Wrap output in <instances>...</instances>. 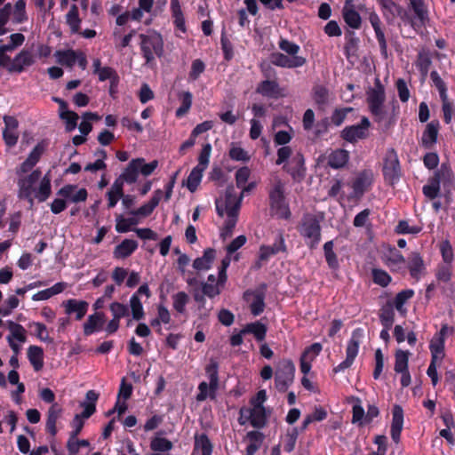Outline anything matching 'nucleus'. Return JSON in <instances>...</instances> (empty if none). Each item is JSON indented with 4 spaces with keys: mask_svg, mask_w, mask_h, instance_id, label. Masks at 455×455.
Returning <instances> with one entry per match:
<instances>
[{
    "mask_svg": "<svg viewBox=\"0 0 455 455\" xmlns=\"http://www.w3.org/2000/svg\"><path fill=\"white\" fill-rule=\"evenodd\" d=\"M242 204V196L233 195L228 188L225 198V211L227 215L238 216Z\"/></svg>",
    "mask_w": 455,
    "mask_h": 455,
    "instance_id": "58836bf2",
    "label": "nucleus"
},
{
    "mask_svg": "<svg viewBox=\"0 0 455 455\" xmlns=\"http://www.w3.org/2000/svg\"><path fill=\"white\" fill-rule=\"evenodd\" d=\"M54 57L60 65L72 68L77 60V52L73 49L58 50L55 52Z\"/></svg>",
    "mask_w": 455,
    "mask_h": 455,
    "instance_id": "2f4dec72",
    "label": "nucleus"
},
{
    "mask_svg": "<svg viewBox=\"0 0 455 455\" xmlns=\"http://www.w3.org/2000/svg\"><path fill=\"white\" fill-rule=\"evenodd\" d=\"M437 136L438 124H427L421 138L422 146L427 148H431L436 142Z\"/></svg>",
    "mask_w": 455,
    "mask_h": 455,
    "instance_id": "c03bdc74",
    "label": "nucleus"
},
{
    "mask_svg": "<svg viewBox=\"0 0 455 455\" xmlns=\"http://www.w3.org/2000/svg\"><path fill=\"white\" fill-rule=\"evenodd\" d=\"M105 323V315L102 312H96L90 315L84 323V334L85 336H91L96 331L102 329Z\"/></svg>",
    "mask_w": 455,
    "mask_h": 455,
    "instance_id": "4be33fe9",
    "label": "nucleus"
},
{
    "mask_svg": "<svg viewBox=\"0 0 455 455\" xmlns=\"http://www.w3.org/2000/svg\"><path fill=\"white\" fill-rule=\"evenodd\" d=\"M65 287H66L65 283H57L53 286H52L48 289H45V290H43V291H40L35 293L32 296V299L34 301L49 299L52 296L61 293L64 291Z\"/></svg>",
    "mask_w": 455,
    "mask_h": 455,
    "instance_id": "a18cd8bd",
    "label": "nucleus"
},
{
    "mask_svg": "<svg viewBox=\"0 0 455 455\" xmlns=\"http://www.w3.org/2000/svg\"><path fill=\"white\" fill-rule=\"evenodd\" d=\"M350 0H347L343 8V19L347 26L352 28H359L362 23L360 14L352 7H348Z\"/></svg>",
    "mask_w": 455,
    "mask_h": 455,
    "instance_id": "ea45409f",
    "label": "nucleus"
},
{
    "mask_svg": "<svg viewBox=\"0 0 455 455\" xmlns=\"http://www.w3.org/2000/svg\"><path fill=\"white\" fill-rule=\"evenodd\" d=\"M52 194L51 176L48 172L41 180L36 197L39 202L46 201Z\"/></svg>",
    "mask_w": 455,
    "mask_h": 455,
    "instance_id": "49530a36",
    "label": "nucleus"
},
{
    "mask_svg": "<svg viewBox=\"0 0 455 455\" xmlns=\"http://www.w3.org/2000/svg\"><path fill=\"white\" fill-rule=\"evenodd\" d=\"M269 205L271 211L280 219L289 220L291 218V211L285 203L283 185L278 181L269 191Z\"/></svg>",
    "mask_w": 455,
    "mask_h": 455,
    "instance_id": "6e6552de",
    "label": "nucleus"
},
{
    "mask_svg": "<svg viewBox=\"0 0 455 455\" xmlns=\"http://www.w3.org/2000/svg\"><path fill=\"white\" fill-rule=\"evenodd\" d=\"M279 252H287V246L283 234H279L272 245L262 244L259 250V259L267 261Z\"/></svg>",
    "mask_w": 455,
    "mask_h": 455,
    "instance_id": "dca6fc26",
    "label": "nucleus"
},
{
    "mask_svg": "<svg viewBox=\"0 0 455 455\" xmlns=\"http://www.w3.org/2000/svg\"><path fill=\"white\" fill-rule=\"evenodd\" d=\"M415 65L423 78H426L432 65V57L429 51L421 50L417 55Z\"/></svg>",
    "mask_w": 455,
    "mask_h": 455,
    "instance_id": "72a5a7b5",
    "label": "nucleus"
},
{
    "mask_svg": "<svg viewBox=\"0 0 455 455\" xmlns=\"http://www.w3.org/2000/svg\"><path fill=\"white\" fill-rule=\"evenodd\" d=\"M369 127L370 120L363 116L360 124L345 127L340 133V137L347 142L355 143L358 140L366 137Z\"/></svg>",
    "mask_w": 455,
    "mask_h": 455,
    "instance_id": "ddd939ff",
    "label": "nucleus"
},
{
    "mask_svg": "<svg viewBox=\"0 0 455 455\" xmlns=\"http://www.w3.org/2000/svg\"><path fill=\"white\" fill-rule=\"evenodd\" d=\"M62 413V408L59 403H53L48 410L45 430L52 437H55L58 433L56 423Z\"/></svg>",
    "mask_w": 455,
    "mask_h": 455,
    "instance_id": "b1692460",
    "label": "nucleus"
},
{
    "mask_svg": "<svg viewBox=\"0 0 455 455\" xmlns=\"http://www.w3.org/2000/svg\"><path fill=\"white\" fill-rule=\"evenodd\" d=\"M267 331V326L264 323H260L259 321H256L247 323L242 329V333L253 334L257 341H262L266 338Z\"/></svg>",
    "mask_w": 455,
    "mask_h": 455,
    "instance_id": "a19ab883",
    "label": "nucleus"
},
{
    "mask_svg": "<svg viewBox=\"0 0 455 455\" xmlns=\"http://www.w3.org/2000/svg\"><path fill=\"white\" fill-rule=\"evenodd\" d=\"M296 366L291 359L283 358L276 365L275 371V387L280 393H284L293 384Z\"/></svg>",
    "mask_w": 455,
    "mask_h": 455,
    "instance_id": "423d86ee",
    "label": "nucleus"
},
{
    "mask_svg": "<svg viewBox=\"0 0 455 455\" xmlns=\"http://www.w3.org/2000/svg\"><path fill=\"white\" fill-rule=\"evenodd\" d=\"M403 427V410L399 404H395L392 409V422L390 435L392 440L398 443L401 440V433Z\"/></svg>",
    "mask_w": 455,
    "mask_h": 455,
    "instance_id": "a211bd4d",
    "label": "nucleus"
},
{
    "mask_svg": "<svg viewBox=\"0 0 455 455\" xmlns=\"http://www.w3.org/2000/svg\"><path fill=\"white\" fill-rule=\"evenodd\" d=\"M12 6L10 3L5 4L0 8V36H4L8 33L9 29L6 28V24L9 22Z\"/></svg>",
    "mask_w": 455,
    "mask_h": 455,
    "instance_id": "e2e57ef3",
    "label": "nucleus"
},
{
    "mask_svg": "<svg viewBox=\"0 0 455 455\" xmlns=\"http://www.w3.org/2000/svg\"><path fill=\"white\" fill-rule=\"evenodd\" d=\"M62 307L67 315L76 314V320L80 321L86 315L89 304L85 300L69 299L62 302Z\"/></svg>",
    "mask_w": 455,
    "mask_h": 455,
    "instance_id": "6ab92c4d",
    "label": "nucleus"
},
{
    "mask_svg": "<svg viewBox=\"0 0 455 455\" xmlns=\"http://www.w3.org/2000/svg\"><path fill=\"white\" fill-rule=\"evenodd\" d=\"M171 12L175 28L185 33L187 28L180 0H171Z\"/></svg>",
    "mask_w": 455,
    "mask_h": 455,
    "instance_id": "473e14b6",
    "label": "nucleus"
},
{
    "mask_svg": "<svg viewBox=\"0 0 455 455\" xmlns=\"http://www.w3.org/2000/svg\"><path fill=\"white\" fill-rule=\"evenodd\" d=\"M366 178L364 173H361L353 179L347 185L352 188V192L347 196L348 201H357L364 194Z\"/></svg>",
    "mask_w": 455,
    "mask_h": 455,
    "instance_id": "393cba45",
    "label": "nucleus"
},
{
    "mask_svg": "<svg viewBox=\"0 0 455 455\" xmlns=\"http://www.w3.org/2000/svg\"><path fill=\"white\" fill-rule=\"evenodd\" d=\"M28 358L36 371L44 367V350L38 346L32 345L28 348Z\"/></svg>",
    "mask_w": 455,
    "mask_h": 455,
    "instance_id": "f704fd0d",
    "label": "nucleus"
},
{
    "mask_svg": "<svg viewBox=\"0 0 455 455\" xmlns=\"http://www.w3.org/2000/svg\"><path fill=\"white\" fill-rule=\"evenodd\" d=\"M262 71L267 78L275 76V70L270 67ZM256 92L271 99H277L281 96V89L276 80L266 79L260 82L256 88Z\"/></svg>",
    "mask_w": 455,
    "mask_h": 455,
    "instance_id": "9d476101",
    "label": "nucleus"
},
{
    "mask_svg": "<svg viewBox=\"0 0 455 455\" xmlns=\"http://www.w3.org/2000/svg\"><path fill=\"white\" fill-rule=\"evenodd\" d=\"M138 249V243L132 239H124L116 246L113 251L115 259H126Z\"/></svg>",
    "mask_w": 455,
    "mask_h": 455,
    "instance_id": "a878e982",
    "label": "nucleus"
},
{
    "mask_svg": "<svg viewBox=\"0 0 455 455\" xmlns=\"http://www.w3.org/2000/svg\"><path fill=\"white\" fill-rule=\"evenodd\" d=\"M271 64L283 68H296L304 66L307 62L305 57L294 56L289 57L282 52H273L270 54Z\"/></svg>",
    "mask_w": 455,
    "mask_h": 455,
    "instance_id": "2eb2a0df",
    "label": "nucleus"
},
{
    "mask_svg": "<svg viewBox=\"0 0 455 455\" xmlns=\"http://www.w3.org/2000/svg\"><path fill=\"white\" fill-rule=\"evenodd\" d=\"M36 62V58L33 53L27 49L21 50L8 65L7 70L10 73L20 74L28 68L33 66Z\"/></svg>",
    "mask_w": 455,
    "mask_h": 455,
    "instance_id": "4468645a",
    "label": "nucleus"
},
{
    "mask_svg": "<svg viewBox=\"0 0 455 455\" xmlns=\"http://www.w3.org/2000/svg\"><path fill=\"white\" fill-rule=\"evenodd\" d=\"M441 175L437 172L432 178L429 179L428 184L424 185L422 188L423 195L429 200H434L439 196L441 187Z\"/></svg>",
    "mask_w": 455,
    "mask_h": 455,
    "instance_id": "cd10ccee",
    "label": "nucleus"
},
{
    "mask_svg": "<svg viewBox=\"0 0 455 455\" xmlns=\"http://www.w3.org/2000/svg\"><path fill=\"white\" fill-rule=\"evenodd\" d=\"M347 400L348 403L352 404V423L361 426L365 414L362 401L355 396H349Z\"/></svg>",
    "mask_w": 455,
    "mask_h": 455,
    "instance_id": "37998d69",
    "label": "nucleus"
},
{
    "mask_svg": "<svg viewBox=\"0 0 455 455\" xmlns=\"http://www.w3.org/2000/svg\"><path fill=\"white\" fill-rule=\"evenodd\" d=\"M407 267L412 278L419 280L426 267L419 252L412 251L408 257Z\"/></svg>",
    "mask_w": 455,
    "mask_h": 455,
    "instance_id": "412c9836",
    "label": "nucleus"
},
{
    "mask_svg": "<svg viewBox=\"0 0 455 455\" xmlns=\"http://www.w3.org/2000/svg\"><path fill=\"white\" fill-rule=\"evenodd\" d=\"M349 160V154L347 150L338 148L328 156V165L332 169L344 167Z\"/></svg>",
    "mask_w": 455,
    "mask_h": 455,
    "instance_id": "c85d7f7f",
    "label": "nucleus"
},
{
    "mask_svg": "<svg viewBox=\"0 0 455 455\" xmlns=\"http://www.w3.org/2000/svg\"><path fill=\"white\" fill-rule=\"evenodd\" d=\"M333 241H328L323 244V252L326 263L331 269H338L339 267L338 257L333 251Z\"/></svg>",
    "mask_w": 455,
    "mask_h": 455,
    "instance_id": "09e8293b",
    "label": "nucleus"
},
{
    "mask_svg": "<svg viewBox=\"0 0 455 455\" xmlns=\"http://www.w3.org/2000/svg\"><path fill=\"white\" fill-rule=\"evenodd\" d=\"M84 121H82L78 126L80 132L86 136L92 130V124L90 123L92 120H99L100 116L96 113L86 112L83 115Z\"/></svg>",
    "mask_w": 455,
    "mask_h": 455,
    "instance_id": "0e129e2a",
    "label": "nucleus"
},
{
    "mask_svg": "<svg viewBox=\"0 0 455 455\" xmlns=\"http://www.w3.org/2000/svg\"><path fill=\"white\" fill-rule=\"evenodd\" d=\"M409 352L398 350L395 353V362L394 370L395 372L404 371L408 369Z\"/></svg>",
    "mask_w": 455,
    "mask_h": 455,
    "instance_id": "338daca9",
    "label": "nucleus"
},
{
    "mask_svg": "<svg viewBox=\"0 0 455 455\" xmlns=\"http://www.w3.org/2000/svg\"><path fill=\"white\" fill-rule=\"evenodd\" d=\"M266 289L267 284L262 283L259 289L255 291L247 290L243 293V299L246 301H250L251 297H252V301L250 304V310L254 316L259 315L265 309Z\"/></svg>",
    "mask_w": 455,
    "mask_h": 455,
    "instance_id": "f8f14e48",
    "label": "nucleus"
},
{
    "mask_svg": "<svg viewBox=\"0 0 455 455\" xmlns=\"http://www.w3.org/2000/svg\"><path fill=\"white\" fill-rule=\"evenodd\" d=\"M215 256L216 251L212 248H207L204 251L202 257H198L194 260L193 267L198 271L210 269Z\"/></svg>",
    "mask_w": 455,
    "mask_h": 455,
    "instance_id": "c756f323",
    "label": "nucleus"
},
{
    "mask_svg": "<svg viewBox=\"0 0 455 455\" xmlns=\"http://www.w3.org/2000/svg\"><path fill=\"white\" fill-rule=\"evenodd\" d=\"M444 344L445 342L441 339H436L432 338L429 344V350L431 352V361L441 363L444 357Z\"/></svg>",
    "mask_w": 455,
    "mask_h": 455,
    "instance_id": "de8ad7c7",
    "label": "nucleus"
},
{
    "mask_svg": "<svg viewBox=\"0 0 455 455\" xmlns=\"http://www.w3.org/2000/svg\"><path fill=\"white\" fill-rule=\"evenodd\" d=\"M130 307L134 320L140 321L144 318L145 312L140 298H138L136 295H132L130 298Z\"/></svg>",
    "mask_w": 455,
    "mask_h": 455,
    "instance_id": "13d9d810",
    "label": "nucleus"
},
{
    "mask_svg": "<svg viewBox=\"0 0 455 455\" xmlns=\"http://www.w3.org/2000/svg\"><path fill=\"white\" fill-rule=\"evenodd\" d=\"M385 89L383 85L378 88H371V116L375 122L384 123L385 129H388L394 123L393 114L387 112L383 105L385 101ZM399 109V106L393 102L392 112Z\"/></svg>",
    "mask_w": 455,
    "mask_h": 455,
    "instance_id": "20e7f679",
    "label": "nucleus"
},
{
    "mask_svg": "<svg viewBox=\"0 0 455 455\" xmlns=\"http://www.w3.org/2000/svg\"><path fill=\"white\" fill-rule=\"evenodd\" d=\"M363 338V331L361 328H357L353 331L350 339L347 342L346 348V359L342 361L339 364L333 368V372L338 373L340 371H344L346 369L349 368L359 350V346Z\"/></svg>",
    "mask_w": 455,
    "mask_h": 455,
    "instance_id": "1a4fd4ad",
    "label": "nucleus"
},
{
    "mask_svg": "<svg viewBox=\"0 0 455 455\" xmlns=\"http://www.w3.org/2000/svg\"><path fill=\"white\" fill-rule=\"evenodd\" d=\"M228 156L232 160L237 162L246 163L251 159V156L246 150L234 144H232L231 148H229Z\"/></svg>",
    "mask_w": 455,
    "mask_h": 455,
    "instance_id": "774afa93",
    "label": "nucleus"
},
{
    "mask_svg": "<svg viewBox=\"0 0 455 455\" xmlns=\"http://www.w3.org/2000/svg\"><path fill=\"white\" fill-rule=\"evenodd\" d=\"M140 46L142 57L148 65L155 61L156 57L162 58L164 53V40L161 34L154 31L150 34H140Z\"/></svg>",
    "mask_w": 455,
    "mask_h": 455,
    "instance_id": "39448f33",
    "label": "nucleus"
},
{
    "mask_svg": "<svg viewBox=\"0 0 455 455\" xmlns=\"http://www.w3.org/2000/svg\"><path fill=\"white\" fill-rule=\"evenodd\" d=\"M422 228L419 226H410L409 221L405 220H399L395 228V232L399 235H417L421 232Z\"/></svg>",
    "mask_w": 455,
    "mask_h": 455,
    "instance_id": "69168bd1",
    "label": "nucleus"
},
{
    "mask_svg": "<svg viewBox=\"0 0 455 455\" xmlns=\"http://www.w3.org/2000/svg\"><path fill=\"white\" fill-rule=\"evenodd\" d=\"M330 92L322 84H315L312 89V99L319 109H323L329 102Z\"/></svg>",
    "mask_w": 455,
    "mask_h": 455,
    "instance_id": "4c0bfd02",
    "label": "nucleus"
},
{
    "mask_svg": "<svg viewBox=\"0 0 455 455\" xmlns=\"http://www.w3.org/2000/svg\"><path fill=\"white\" fill-rule=\"evenodd\" d=\"M195 449L200 450L201 455H212L213 446L206 434L196 436Z\"/></svg>",
    "mask_w": 455,
    "mask_h": 455,
    "instance_id": "864d4df0",
    "label": "nucleus"
},
{
    "mask_svg": "<svg viewBox=\"0 0 455 455\" xmlns=\"http://www.w3.org/2000/svg\"><path fill=\"white\" fill-rule=\"evenodd\" d=\"M383 262L390 268L393 269L401 264L405 263V258L400 251L394 246H388L387 251L384 254Z\"/></svg>",
    "mask_w": 455,
    "mask_h": 455,
    "instance_id": "7c9ffc66",
    "label": "nucleus"
},
{
    "mask_svg": "<svg viewBox=\"0 0 455 455\" xmlns=\"http://www.w3.org/2000/svg\"><path fill=\"white\" fill-rule=\"evenodd\" d=\"M188 301L189 296L185 291H179L172 295V307L177 313H185Z\"/></svg>",
    "mask_w": 455,
    "mask_h": 455,
    "instance_id": "4d7b16f0",
    "label": "nucleus"
},
{
    "mask_svg": "<svg viewBox=\"0 0 455 455\" xmlns=\"http://www.w3.org/2000/svg\"><path fill=\"white\" fill-rule=\"evenodd\" d=\"M81 19L79 17V11L76 4H72L69 11L66 14V23L70 28L72 34L80 33Z\"/></svg>",
    "mask_w": 455,
    "mask_h": 455,
    "instance_id": "79ce46f5",
    "label": "nucleus"
},
{
    "mask_svg": "<svg viewBox=\"0 0 455 455\" xmlns=\"http://www.w3.org/2000/svg\"><path fill=\"white\" fill-rule=\"evenodd\" d=\"M298 232L304 238L306 245L311 250H315L322 239V228L318 218L311 213L303 215L298 225Z\"/></svg>",
    "mask_w": 455,
    "mask_h": 455,
    "instance_id": "f03ea898",
    "label": "nucleus"
},
{
    "mask_svg": "<svg viewBox=\"0 0 455 455\" xmlns=\"http://www.w3.org/2000/svg\"><path fill=\"white\" fill-rule=\"evenodd\" d=\"M140 162V158L132 159L120 175L127 184H133L137 181L140 174L139 164Z\"/></svg>",
    "mask_w": 455,
    "mask_h": 455,
    "instance_id": "e433bc0d",
    "label": "nucleus"
},
{
    "mask_svg": "<svg viewBox=\"0 0 455 455\" xmlns=\"http://www.w3.org/2000/svg\"><path fill=\"white\" fill-rule=\"evenodd\" d=\"M76 189L77 186L73 184L65 185L60 188L57 192V196H61L62 198H55L52 202L50 205L51 212L53 214H60L62 212L67 209V201L76 204L86 201L88 196L87 190L84 188L76 191Z\"/></svg>",
    "mask_w": 455,
    "mask_h": 455,
    "instance_id": "7ed1b4c3",
    "label": "nucleus"
},
{
    "mask_svg": "<svg viewBox=\"0 0 455 455\" xmlns=\"http://www.w3.org/2000/svg\"><path fill=\"white\" fill-rule=\"evenodd\" d=\"M378 3L387 20H392L397 13L401 20L416 32L425 28L429 21L428 10L424 0H409L408 10L403 9L393 0H378Z\"/></svg>",
    "mask_w": 455,
    "mask_h": 455,
    "instance_id": "f257e3e1",
    "label": "nucleus"
},
{
    "mask_svg": "<svg viewBox=\"0 0 455 455\" xmlns=\"http://www.w3.org/2000/svg\"><path fill=\"white\" fill-rule=\"evenodd\" d=\"M60 117L65 121L67 132H72L76 128L79 116L76 112L66 109L60 113Z\"/></svg>",
    "mask_w": 455,
    "mask_h": 455,
    "instance_id": "052dcab7",
    "label": "nucleus"
},
{
    "mask_svg": "<svg viewBox=\"0 0 455 455\" xmlns=\"http://www.w3.org/2000/svg\"><path fill=\"white\" fill-rule=\"evenodd\" d=\"M33 184L28 183L26 180L23 178L20 179L18 180V187H19V194L18 196L20 199H25L28 200L30 204V205H33L34 199L32 196L33 194Z\"/></svg>",
    "mask_w": 455,
    "mask_h": 455,
    "instance_id": "3c124183",
    "label": "nucleus"
},
{
    "mask_svg": "<svg viewBox=\"0 0 455 455\" xmlns=\"http://www.w3.org/2000/svg\"><path fill=\"white\" fill-rule=\"evenodd\" d=\"M371 282L381 287H387L392 282V277L381 268H371Z\"/></svg>",
    "mask_w": 455,
    "mask_h": 455,
    "instance_id": "5fc2aeb1",
    "label": "nucleus"
},
{
    "mask_svg": "<svg viewBox=\"0 0 455 455\" xmlns=\"http://www.w3.org/2000/svg\"><path fill=\"white\" fill-rule=\"evenodd\" d=\"M250 424L254 428H263L267 422V413L264 406H254L248 411Z\"/></svg>",
    "mask_w": 455,
    "mask_h": 455,
    "instance_id": "5701e85b",
    "label": "nucleus"
},
{
    "mask_svg": "<svg viewBox=\"0 0 455 455\" xmlns=\"http://www.w3.org/2000/svg\"><path fill=\"white\" fill-rule=\"evenodd\" d=\"M246 438L250 441V443L246 447V455H255L265 439L264 434L257 430H252L246 434Z\"/></svg>",
    "mask_w": 455,
    "mask_h": 455,
    "instance_id": "c9c22d12",
    "label": "nucleus"
},
{
    "mask_svg": "<svg viewBox=\"0 0 455 455\" xmlns=\"http://www.w3.org/2000/svg\"><path fill=\"white\" fill-rule=\"evenodd\" d=\"M371 28L374 30L375 37L379 46V50L381 55L387 59V37L388 36V32L387 28L381 23L378 15L371 12Z\"/></svg>",
    "mask_w": 455,
    "mask_h": 455,
    "instance_id": "f3484780",
    "label": "nucleus"
},
{
    "mask_svg": "<svg viewBox=\"0 0 455 455\" xmlns=\"http://www.w3.org/2000/svg\"><path fill=\"white\" fill-rule=\"evenodd\" d=\"M283 169L291 175L293 181L301 182L307 172L304 156L299 152L296 153L290 162L283 164Z\"/></svg>",
    "mask_w": 455,
    "mask_h": 455,
    "instance_id": "9b49d317",
    "label": "nucleus"
},
{
    "mask_svg": "<svg viewBox=\"0 0 455 455\" xmlns=\"http://www.w3.org/2000/svg\"><path fill=\"white\" fill-rule=\"evenodd\" d=\"M13 18L12 21L16 24H20L25 22L28 20L27 12H26V1L25 0H18L13 7V12L12 11Z\"/></svg>",
    "mask_w": 455,
    "mask_h": 455,
    "instance_id": "6e6d98bb",
    "label": "nucleus"
},
{
    "mask_svg": "<svg viewBox=\"0 0 455 455\" xmlns=\"http://www.w3.org/2000/svg\"><path fill=\"white\" fill-rule=\"evenodd\" d=\"M219 363L211 358L209 363L205 366V373L209 379V387L211 398H215L216 392L219 388Z\"/></svg>",
    "mask_w": 455,
    "mask_h": 455,
    "instance_id": "aec40b11",
    "label": "nucleus"
},
{
    "mask_svg": "<svg viewBox=\"0 0 455 455\" xmlns=\"http://www.w3.org/2000/svg\"><path fill=\"white\" fill-rule=\"evenodd\" d=\"M7 326L11 332L7 337H12V340L16 339L21 343L26 342V330L21 324L12 321H8Z\"/></svg>",
    "mask_w": 455,
    "mask_h": 455,
    "instance_id": "603ef678",
    "label": "nucleus"
},
{
    "mask_svg": "<svg viewBox=\"0 0 455 455\" xmlns=\"http://www.w3.org/2000/svg\"><path fill=\"white\" fill-rule=\"evenodd\" d=\"M181 105L176 110V116L182 117L185 116L191 108L192 105V93L190 92H183L180 97Z\"/></svg>",
    "mask_w": 455,
    "mask_h": 455,
    "instance_id": "680f3d73",
    "label": "nucleus"
},
{
    "mask_svg": "<svg viewBox=\"0 0 455 455\" xmlns=\"http://www.w3.org/2000/svg\"><path fill=\"white\" fill-rule=\"evenodd\" d=\"M99 393L95 390L87 391L85 397L86 401L82 402L80 406L84 411L79 414L83 419H89L96 411V403L99 399Z\"/></svg>",
    "mask_w": 455,
    "mask_h": 455,
    "instance_id": "bb28decb",
    "label": "nucleus"
},
{
    "mask_svg": "<svg viewBox=\"0 0 455 455\" xmlns=\"http://www.w3.org/2000/svg\"><path fill=\"white\" fill-rule=\"evenodd\" d=\"M172 447V443L164 437L156 436L150 442V449L156 452L168 451Z\"/></svg>",
    "mask_w": 455,
    "mask_h": 455,
    "instance_id": "bf43d9fd",
    "label": "nucleus"
},
{
    "mask_svg": "<svg viewBox=\"0 0 455 455\" xmlns=\"http://www.w3.org/2000/svg\"><path fill=\"white\" fill-rule=\"evenodd\" d=\"M204 171L197 166L192 169L187 180V188L190 192L194 193L197 189Z\"/></svg>",
    "mask_w": 455,
    "mask_h": 455,
    "instance_id": "8fccbe9b",
    "label": "nucleus"
},
{
    "mask_svg": "<svg viewBox=\"0 0 455 455\" xmlns=\"http://www.w3.org/2000/svg\"><path fill=\"white\" fill-rule=\"evenodd\" d=\"M382 173L385 181L390 186H395L400 180L402 168L394 148H389L383 158Z\"/></svg>",
    "mask_w": 455,
    "mask_h": 455,
    "instance_id": "0eeeda50",
    "label": "nucleus"
}]
</instances>
